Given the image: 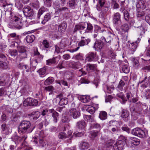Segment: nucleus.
<instances>
[{
  "label": "nucleus",
  "instance_id": "1",
  "mask_svg": "<svg viewBox=\"0 0 150 150\" xmlns=\"http://www.w3.org/2000/svg\"><path fill=\"white\" fill-rule=\"evenodd\" d=\"M34 127L31 126V124L29 121L23 120L20 123L18 128V132L20 134L25 133H28L32 132Z\"/></svg>",
  "mask_w": 150,
  "mask_h": 150
},
{
  "label": "nucleus",
  "instance_id": "2",
  "mask_svg": "<svg viewBox=\"0 0 150 150\" xmlns=\"http://www.w3.org/2000/svg\"><path fill=\"white\" fill-rule=\"evenodd\" d=\"M12 19V22L10 23L9 24V26H11L9 27L17 29H20L22 28L23 23L19 18L15 16Z\"/></svg>",
  "mask_w": 150,
  "mask_h": 150
},
{
  "label": "nucleus",
  "instance_id": "3",
  "mask_svg": "<svg viewBox=\"0 0 150 150\" xmlns=\"http://www.w3.org/2000/svg\"><path fill=\"white\" fill-rule=\"evenodd\" d=\"M115 36V35L110 32H109L106 35L102 36L100 38L101 40L106 43L110 45L111 40Z\"/></svg>",
  "mask_w": 150,
  "mask_h": 150
},
{
  "label": "nucleus",
  "instance_id": "4",
  "mask_svg": "<svg viewBox=\"0 0 150 150\" xmlns=\"http://www.w3.org/2000/svg\"><path fill=\"white\" fill-rule=\"evenodd\" d=\"M105 3V0H99L98 4H97V8L98 10L100 11L101 10V8H103L102 11L104 13H106L109 10V7L104 6Z\"/></svg>",
  "mask_w": 150,
  "mask_h": 150
},
{
  "label": "nucleus",
  "instance_id": "5",
  "mask_svg": "<svg viewBox=\"0 0 150 150\" xmlns=\"http://www.w3.org/2000/svg\"><path fill=\"white\" fill-rule=\"evenodd\" d=\"M132 133L139 137L143 138L145 136V132L139 128H136L132 129Z\"/></svg>",
  "mask_w": 150,
  "mask_h": 150
},
{
  "label": "nucleus",
  "instance_id": "6",
  "mask_svg": "<svg viewBox=\"0 0 150 150\" xmlns=\"http://www.w3.org/2000/svg\"><path fill=\"white\" fill-rule=\"evenodd\" d=\"M112 22L116 25H120L121 24V15L118 12L115 13L113 16Z\"/></svg>",
  "mask_w": 150,
  "mask_h": 150
},
{
  "label": "nucleus",
  "instance_id": "7",
  "mask_svg": "<svg viewBox=\"0 0 150 150\" xmlns=\"http://www.w3.org/2000/svg\"><path fill=\"white\" fill-rule=\"evenodd\" d=\"M125 143L123 141L118 140L114 144L113 149L115 150H122L123 149Z\"/></svg>",
  "mask_w": 150,
  "mask_h": 150
},
{
  "label": "nucleus",
  "instance_id": "8",
  "mask_svg": "<svg viewBox=\"0 0 150 150\" xmlns=\"http://www.w3.org/2000/svg\"><path fill=\"white\" fill-rule=\"evenodd\" d=\"M138 43V42L136 41L132 43H131L129 45V47L128 50L129 54H132L134 53L136 50Z\"/></svg>",
  "mask_w": 150,
  "mask_h": 150
},
{
  "label": "nucleus",
  "instance_id": "9",
  "mask_svg": "<svg viewBox=\"0 0 150 150\" xmlns=\"http://www.w3.org/2000/svg\"><path fill=\"white\" fill-rule=\"evenodd\" d=\"M97 59V57L96 52H89L86 55V61L91 62L96 61Z\"/></svg>",
  "mask_w": 150,
  "mask_h": 150
},
{
  "label": "nucleus",
  "instance_id": "10",
  "mask_svg": "<svg viewBox=\"0 0 150 150\" xmlns=\"http://www.w3.org/2000/svg\"><path fill=\"white\" fill-rule=\"evenodd\" d=\"M24 15L28 17H31L33 14V9L30 6H25L23 9Z\"/></svg>",
  "mask_w": 150,
  "mask_h": 150
},
{
  "label": "nucleus",
  "instance_id": "11",
  "mask_svg": "<svg viewBox=\"0 0 150 150\" xmlns=\"http://www.w3.org/2000/svg\"><path fill=\"white\" fill-rule=\"evenodd\" d=\"M69 114L74 119H76L80 115V112L74 108H72L70 110Z\"/></svg>",
  "mask_w": 150,
  "mask_h": 150
},
{
  "label": "nucleus",
  "instance_id": "12",
  "mask_svg": "<svg viewBox=\"0 0 150 150\" xmlns=\"http://www.w3.org/2000/svg\"><path fill=\"white\" fill-rule=\"evenodd\" d=\"M48 113L51 114L52 117L53 118V121L54 122L56 123L58 120L59 114L53 109L49 110Z\"/></svg>",
  "mask_w": 150,
  "mask_h": 150
},
{
  "label": "nucleus",
  "instance_id": "13",
  "mask_svg": "<svg viewBox=\"0 0 150 150\" xmlns=\"http://www.w3.org/2000/svg\"><path fill=\"white\" fill-rule=\"evenodd\" d=\"M27 137V136H23L22 137H19L16 133H14L11 137V138L13 141H14L16 143V142H21L23 139L24 140V141H25Z\"/></svg>",
  "mask_w": 150,
  "mask_h": 150
},
{
  "label": "nucleus",
  "instance_id": "14",
  "mask_svg": "<svg viewBox=\"0 0 150 150\" xmlns=\"http://www.w3.org/2000/svg\"><path fill=\"white\" fill-rule=\"evenodd\" d=\"M104 42L101 40H97L95 42L94 48L96 50L101 49L104 45Z\"/></svg>",
  "mask_w": 150,
  "mask_h": 150
},
{
  "label": "nucleus",
  "instance_id": "15",
  "mask_svg": "<svg viewBox=\"0 0 150 150\" xmlns=\"http://www.w3.org/2000/svg\"><path fill=\"white\" fill-rule=\"evenodd\" d=\"M90 39L84 37H81V40L78 43V46H83L88 44L90 42Z\"/></svg>",
  "mask_w": 150,
  "mask_h": 150
},
{
  "label": "nucleus",
  "instance_id": "16",
  "mask_svg": "<svg viewBox=\"0 0 150 150\" xmlns=\"http://www.w3.org/2000/svg\"><path fill=\"white\" fill-rule=\"evenodd\" d=\"M62 95H59L57 96V98H59L60 99L59 104L60 106L67 105L68 103V100L66 98H61Z\"/></svg>",
  "mask_w": 150,
  "mask_h": 150
},
{
  "label": "nucleus",
  "instance_id": "17",
  "mask_svg": "<svg viewBox=\"0 0 150 150\" xmlns=\"http://www.w3.org/2000/svg\"><path fill=\"white\" fill-rule=\"evenodd\" d=\"M59 56L54 57L52 59H49L46 61V64L47 65H50L52 64H57L60 60Z\"/></svg>",
  "mask_w": 150,
  "mask_h": 150
},
{
  "label": "nucleus",
  "instance_id": "18",
  "mask_svg": "<svg viewBox=\"0 0 150 150\" xmlns=\"http://www.w3.org/2000/svg\"><path fill=\"white\" fill-rule=\"evenodd\" d=\"M67 24L64 22H63L58 25V31L59 32L63 33L64 32L66 29Z\"/></svg>",
  "mask_w": 150,
  "mask_h": 150
},
{
  "label": "nucleus",
  "instance_id": "19",
  "mask_svg": "<svg viewBox=\"0 0 150 150\" xmlns=\"http://www.w3.org/2000/svg\"><path fill=\"white\" fill-rule=\"evenodd\" d=\"M18 68L22 70H25L27 72H28L30 71V69L28 65L25 64L23 63H20L17 65Z\"/></svg>",
  "mask_w": 150,
  "mask_h": 150
},
{
  "label": "nucleus",
  "instance_id": "20",
  "mask_svg": "<svg viewBox=\"0 0 150 150\" xmlns=\"http://www.w3.org/2000/svg\"><path fill=\"white\" fill-rule=\"evenodd\" d=\"M85 23H82L77 24L74 27V33L76 32L77 31L79 30H83L85 28Z\"/></svg>",
  "mask_w": 150,
  "mask_h": 150
},
{
  "label": "nucleus",
  "instance_id": "21",
  "mask_svg": "<svg viewBox=\"0 0 150 150\" xmlns=\"http://www.w3.org/2000/svg\"><path fill=\"white\" fill-rule=\"evenodd\" d=\"M8 83L7 79L4 75H2L0 76V86H5L8 84Z\"/></svg>",
  "mask_w": 150,
  "mask_h": 150
},
{
  "label": "nucleus",
  "instance_id": "22",
  "mask_svg": "<svg viewBox=\"0 0 150 150\" xmlns=\"http://www.w3.org/2000/svg\"><path fill=\"white\" fill-rule=\"evenodd\" d=\"M76 126L79 129H84L86 126V123L84 120L79 121L76 123Z\"/></svg>",
  "mask_w": 150,
  "mask_h": 150
},
{
  "label": "nucleus",
  "instance_id": "23",
  "mask_svg": "<svg viewBox=\"0 0 150 150\" xmlns=\"http://www.w3.org/2000/svg\"><path fill=\"white\" fill-rule=\"evenodd\" d=\"M79 146L81 149L84 150L88 148L89 146V144L87 142L82 141L80 143Z\"/></svg>",
  "mask_w": 150,
  "mask_h": 150
},
{
  "label": "nucleus",
  "instance_id": "24",
  "mask_svg": "<svg viewBox=\"0 0 150 150\" xmlns=\"http://www.w3.org/2000/svg\"><path fill=\"white\" fill-rule=\"evenodd\" d=\"M136 7L137 8L144 9L146 8V5L144 1L140 0L137 2Z\"/></svg>",
  "mask_w": 150,
  "mask_h": 150
},
{
  "label": "nucleus",
  "instance_id": "25",
  "mask_svg": "<svg viewBox=\"0 0 150 150\" xmlns=\"http://www.w3.org/2000/svg\"><path fill=\"white\" fill-rule=\"evenodd\" d=\"M40 112L38 111H36L33 112L29 114V116L32 117L33 120H36L40 117Z\"/></svg>",
  "mask_w": 150,
  "mask_h": 150
},
{
  "label": "nucleus",
  "instance_id": "26",
  "mask_svg": "<svg viewBox=\"0 0 150 150\" xmlns=\"http://www.w3.org/2000/svg\"><path fill=\"white\" fill-rule=\"evenodd\" d=\"M8 36L9 39L13 38V40H19L21 37L20 35H17L16 33H13L9 34Z\"/></svg>",
  "mask_w": 150,
  "mask_h": 150
},
{
  "label": "nucleus",
  "instance_id": "27",
  "mask_svg": "<svg viewBox=\"0 0 150 150\" xmlns=\"http://www.w3.org/2000/svg\"><path fill=\"white\" fill-rule=\"evenodd\" d=\"M71 64L72 68L75 69L80 68L81 66V64L79 61L76 62H72Z\"/></svg>",
  "mask_w": 150,
  "mask_h": 150
},
{
  "label": "nucleus",
  "instance_id": "28",
  "mask_svg": "<svg viewBox=\"0 0 150 150\" xmlns=\"http://www.w3.org/2000/svg\"><path fill=\"white\" fill-rule=\"evenodd\" d=\"M117 96L122 100V102H121L122 104H125L127 100V99H126L123 93L121 92L117 93Z\"/></svg>",
  "mask_w": 150,
  "mask_h": 150
},
{
  "label": "nucleus",
  "instance_id": "29",
  "mask_svg": "<svg viewBox=\"0 0 150 150\" xmlns=\"http://www.w3.org/2000/svg\"><path fill=\"white\" fill-rule=\"evenodd\" d=\"M6 47V46L5 45H0V58L4 59H6V56L4 54L2 53V52L4 50V48Z\"/></svg>",
  "mask_w": 150,
  "mask_h": 150
},
{
  "label": "nucleus",
  "instance_id": "30",
  "mask_svg": "<svg viewBox=\"0 0 150 150\" xmlns=\"http://www.w3.org/2000/svg\"><path fill=\"white\" fill-rule=\"evenodd\" d=\"M68 41L66 39L63 40L60 42L59 47L61 49H63L68 45Z\"/></svg>",
  "mask_w": 150,
  "mask_h": 150
},
{
  "label": "nucleus",
  "instance_id": "31",
  "mask_svg": "<svg viewBox=\"0 0 150 150\" xmlns=\"http://www.w3.org/2000/svg\"><path fill=\"white\" fill-rule=\"evenodd\" d=\"M107 114L106 112L104 111H101L99 114V118L102 120H105L107 118Z\"/></svg>",
  "mask_w": 150,
  "mask_h": 150
},
{
  "label": "nucleus",
  "instance_id": "32",
  "mask_svg": "<svg viewBox=\"0 0 150 150\" xmlns=\"http://www.w3.org/2000/svg\"><path fill=\"white\" fill-rule=\"evenodd\" d=\"M35 38V36L33 35H28L26 38V40L28 43H31L33 42Z\"/></svg>",
  "mask_w": 150,
  "mask_h": 150
},
{
  "label": "nucleus",
  "instance_id": "33",
  "mask_svg": "<svg viewBox=\"0 0 150 150\" xmlns=\"http://www.w3.org/2000/svg\"><path fill=\"white\" fill-rule=\"evenodd\" d=\"M46 141L43 138H40L39 139L38 146L40 147H45L46 146Z\"/></svg>",
  "mask_w": 150,
  "mask_h": 150
},
{
  "label": "nucleus",
  "instance_id": "34",
  "mask_svg": "<svg viewBox=\"0 0 150 150\" xmlns=\"http://www.w3.org/2000/svg\"><path fill=\"white\" fill-rule=\"evenodd\" d=\"M97 67L96 65L95 64H87L86 69L88 71L94 70Z\"/></svg>",
  "mask_w": 150,
  "mask_h": 150
},
{
  "label": "nucleus",
  "instance_id": "35",
  "mask_svg": "<svg viewBox=\"0 0 150 150\" xmlns=\"http://www.w3.org/2000/svg\"><path fill=\"white\" fill-rule=\"evenodd\" d=\"M32 102V98H27L25 99L23 102V105L25 106H31V103Z\"/></svg>",
  "mask_w": 150,
  "mask_h": 150
},
{
  "label": "nucleus",
  "instance_id": "36",
  "mask_svg": "<svg viewBox=\"0 0 150 150\" xmlns=\"http://www.w3.org/2000/svg\"><path fill=\"white\" fill-rule=\"evenodd\" d=\"M87 26L86 29L85 30V33H91L93 31V27L90 23H87Z\"/></svg>",
  "mask_w": 150,
  "mask_h": 150
},
{
  "label": "nucleus",
  "instance_id": "37",
  "mask_svg": "<svg viewBox=\"0 0 150 150\" xmlns=\"http://www.w3.org/2000/svg\"><path fill=\"white\" fill-rule=\"evenodd\" d=\"M132 60L133 62L134 66L137 69L139 68L140 66L139 62L138 59L134 58H133L132 59Z\"/></svg>",
  "mask_w": 150,
  "mask_h": 150
},
{
  "label": "nucleus",
  "instance_id": "38",
  "mask_svg": "<svg viewBox=\"0 0 150 150\" xmlns=\"http://www.w3.org/2000/svg\"><path fill=\"white\" fill-rule=\"evenodd\" d=\"M122 71L125 73H128L129 71V68L127 64L124 65L121 67Z\"/></svg>",
  "mask_w": 150,
  "mask_h": 150
},
{
  "label": "nucleus",
  "instance_id": "39",
  "mask_svg": "<svg viewBox=\"0 0 150 150\" xmlns=\"http://www.w3.org/2000/svg\"><path fill=\"white\" fill-rule=\"evenodd\" d=\"M150 12V10L148 9L146 10L145 13H144V11H142V10H137V16L138 17H140L144 16V14H146V12Z\"/></svg>",
  "mask_w": 150,
  "mask_h": 150
},
{
  "label": "nucleus",
  "instance_id": "40",
  "mask_svg": "<svg viewBox=\"0 0 150 150\" xmlns=\"http://www.w3.org/2000/svg\"><path fill=\"white\" fill-rule=\"evenodd\" d=\"M69 6L72 8H74L77 4L76 1L75 0H69L68 3Z\"/></svg>",
  "mask_w": 150,
  "mask_h": 150
},
{
  "label": "nucleus",
  "instance_id": "41",
  "mask_svg": "<svg viewBox=\"0 0 150 150\" xmlns=\"http://www.w3.org/2000/svg\"><path fill=\"white\" fill-rule=\"evenodd\" d=\"M58 137L59 139L63 140L68 137L67 135L64 132H61L59 133L58 135Z\"/></svg>",
  "mask_w": 150,
  "mask_h": 150
},
{
  "label": "nucleus",
  "instance_id": "42",
  "mask_svg": "<svg viewBox=\"0 0 150 150\" xmlns=\"http://www.w3.org/2000/svg\"><path fill=\"white\" fill-rule=\"evenodd\" d=\"M54 81V79L53 77H50L45 80L44 81V84L46 86L48 85L51 84Z\"/></svg>",
  "mask_w": 150,
  "mask_h": 150
},
{
  "label": "nucleus",
  "instance_id": "43",
  "mask_svg": "<svg viewBox=\"0 0 150 150\" xmlns=\"http://www.w3.org/2000/svg\"><path fill=\"white\" fill-rule=\"evenodd\" d=\"M131 143L132 144V145L137 146L140 143L139 140L136 138H133L131 139Z\"/></svg>",
  "mask_w": 150,
  "mask_h": 150
},
{
  "label": "nucleus",
  "instance_id": "44",
  "mask_svg": "<svg viewBox=\"0 0 150 150\" xmlns=\"http://www.w3.org/2000/svg\"><path fill=\"white\" fill-rule=\"evenodd\" d=\"M46 68L45 67L40 69L38 71V72L39 73V75L41 77H42V75H44L46 71Z\"/></svg>",
  "mask_w": 150,
  "mask_h": 150
},
{
  "label": "nucleus",
  "instance_id": "45",
  "mask_svg": "<svg viewBox=\"0 0 150 150\" xmlns=\"http://www.w3.org/2000/svg\"><path fill=\"white\" fill-rule=\"evenodd\" d=\"M51 15L50 13H47L44 16V19L42 21V24H44L45 23L48 21L50 18Z\"/></svg>",
  "mask_w": 150,
  "mask_h": 150
},
{
  "label": "nucleus",
  "instance_id": "46",
  "mask_svg": "<svg viewBox=\"0 0 150 150\" xmlns=\"http://www.w3.org/2000/svg\"><path fill=\"white\" fill-rule=\"evenodd\" d=\"M136 30L139 33L140 35H142L144 34L145 32L144 28L142 26L137 27Z\"/></svg>",
  "mask_w": 150,
  "mask_h": 150
},
{
  "label": "nucleus",
  "instance_id": "47",
  "mask_svg": "<svg viewBox=\"0 0 150 150\" xmlns=\"http://www.w3.org/2000/svg\"><path fill=\"white\" fill-rule=\"evenodd\" d=\"M45 11V8L44 7H41L39 10L37 14V17L38 19L40 18V16Z\"/></svg>",
  "mask_w": 150,
  "mask_h": 150
},
{
  "label": "nucleus",
  "instance_id": "48",
  "mask_svg": "<svg viewBox=\"0 0 150 150\" xmlns=\"http://www.w3.org/2000/svg\"><path fill=\"white\" fill-rule=\"evenodd\" d=\"M123 16L125 20L127 21H129L130 18L129 13L127 10H125L123 12Z\"/></svg>",
  "mask_w": 150,
  "mask_h": 150
},
{
  "label": "nucleus",
  "instance_id": "49",
  "mask_svg": "<svg viewBox=\"0 0 150 150\" xmlns=\"http://www.w3.org/2000/svg\"><path fill=\"white\" fill-rule=\"evenodd\" d=\"M114 141L112 140H110L108 141L104 144V147L105 148H108L112 146L114 143Z\"/></svg>",
  "mask_w": 150,
  "mask_h": 150
},
{
  "label": "nucleus",
  "instance_id": "50",
  "mask_svg": "<svg viewBox=\"0 0 150 150\" xmlns=\"http://www.w3.org/2000/svg\"><path fill=\"white\" fill-rule=\"evenodd\" d=\"M129 115V112L126 110L123 109L122 110L121 116L122 117L127 118L128 117Z\"/></svg>",
  "mask_w": 150,
  "mask_h": 150
},
{
  "label": "nucleus",
  "instance_id": "51",
  "mask_svg": "<svg viewBox=\"0 0 150 150\" xmlns=\"http://www.w3.org/2000/svg\"><path fill=\"white\" fill-rule=\"evenodd\" d=\"M80 98L81 101L82 102L85 103H87L88 102V101L89 100L88 97L85 96H81Z\"/></svg>",
  "mask_w": 150,
  "mask_h": 150
},
{
  "label": "nucleus",
  "instance_id": "52",
  "mask_svg": "<svg viewBox=\"0 0 150 150\" xmlns=\"http://www.w3.org/2000/svg\"><path fill=\"white\" fill-rule=\"evenodd\" d=\"M121 29L124 32H127L129 29L128 25L126 23L123 24L121 27Z\"/></svg>",
  "mask_w": 150,
  "mask_h": 150
},
{
  "label": "nucleus",
  "instance_id": "53",
  "mask_svg": "<svg viewBox=\"0 0 150 150\" xmlns=\"http://www.w3.org/2000/svg\"><path fill=\"white\" fill-rule=\"evenodd\" d=\"M8 67L7 63L0 61V68L2 69H7Z\"/></svg>",
  "mask_w": 150,
  "mask_h": 150
},
{
  "label": "nucleus",
  "instance_id": "54",
  "mask_svg": "<svg viewBox=\"0 0 150 150\" xmlns=\"http://www.w3.org/2000/svg\"><path fill=\"white\" fill-rule=\"evenodd\" d=\"M144 96L146 99H150V89H147L144 92Z\"/></svg>",
  "mask_w": 150,
  "mask_h": 150
},
{
  "label": "nucleus",
  "instance_id": "55",
  "mask_svg": "<svg viewBox=\"0 0 150 150\" xmlns=\"http://www.w3.org/2000/svg\"><path fill=\"white\" fill-rule=\"evenodd\" d=\"M95 108L92 106L89 107L87 109V111L91 114H93L95 112Z\"/></svg>",
  "mask_w": 150,
  "mask_h": 150
},
{
  "label": "nucleus",
  "instance_id": "56",
  "mask_svg": "<svg viewBox=\"0 0 150 150\" xmlns=\"http://www.w3.org/2000/svg\"><path fill=\"white\" fill-rule=\"evenodd\" d=\"M8 52L12 56L14 57L18 54L17 51L15 50H9Z\"/></svg>",
  "mask_w": 150,
  "mask_h": 150
},
{
  "label": "nucleus",
  "instance_id": "57",
  "mask_svg": "<svg viewBox=\"0 0 150 150\" xmlns=\"http://www.w3.org/2000/svg\"><path fill=\"white\" fill-rule=\"evenodd\" d=\"M111 3L113 6L112 8L113 9H117L119 8V5L117 3L115 0H112Z\"/></svg>",
  "mask_w": 150,
  "mask_h": 150
},
{
  "label": "nucleus",
  "instance_id": "58",
  "mask_svg": "<svg viewBox=\"0 0 150 150\" xmlns=\"http://www.w3.org/2000/svg\"><path fill=\"white\" fill-rule=\"evenodd\" d=\"M17 48L20 53L27 52L26 48L24 46H18Z\"/></svg>",
  "mask_w": 150,
  "mask_h": 150
},
{
  "label": "nucleus",
  "instance_id": "59",
  "mask_svg": "<svg viewBox=\"0 0 150 150\" xmlns=\"http://www.w3.org/2000/svg\"><path fill=\"white\" fill-rule=\"evenodd\" d=\"M144 82V83H147V84H150V77H148V78L147 79V76H146L144 78V80L142 81H140L139 82V83H141L143 82Z\"/></svg>",
  "mask_w": 150,
  "mask_h": 150
},
{
  "label": "nucleus",
  "instance_id": "60",
  "mask_svg": "<svg viewBox=\"0 0 150 150\" xmlns=\"http://www.w3.org/2000/svg\"><path fill=\"white\" fill-rule=\"evenodd\" d=\"M73 58L77 60H81L83 59L82 54L80 53L74 56L73 57Z\"/></svg>",
  "mask_w": 150,
  "mask_h": 150
},
{
  "label": "nucleus",
  "instance_id": "61",
  "mask_svg": "<svg viewBox=\"0 0 150 150\" xmlns=\"http://www.w3.org/2000/svg\"><path fill=\"white\" fill-rule=\"evenodd\" d=\"M42 43L45 48L48 49L50 48L49 42L47 40H45L43 41Z\"/></svg>",
  "mask_w": 150,
  "mask_h": 150
},
{
  "label": "nucleus",
  "instance_id": "62",
  "mask_svg": "<svg viewBox=\"0 0 150 150\" xmlns=\"http://www.w3.org/2000/svg\"><path fill=\"white\" fill-rule=\"evenodd\" d=\"M52 3V0H45L44 1L45 5L47 7L51 6Z\"/></svg>",
  "mask_w": 150,
  "mask_h": 150
},
{
  "label": "nucleus",
  "instance_id": "63",
  "mask_svg": "<svg viewBox=\"0 0 150 150\" xmlns=\"http://www.w3.org/2000/svg\"><path fill=\"white\" fill-rule=\"evenodd\" d=\"M91 128H95L99 129H100V124L97 123H94L91 124Z\"/></svg>",
  "mask_w": 150,
  "mask_h": 150
},
{
  "label": "nucleus",
  "instance_id": "64",
  "mask_svg": "<svg viewBox=\"0 0 150 150\" xmlns=\"http://www.w3.org/2000/svg\"><path fill=\"white\" fill-rule=\"evenodd\" d=\"M19 56L21 60L27 58V52L20 53Z\"/></svg>",
  "mask_w": 150,
  "mask_h": 150
}]
</instances>
